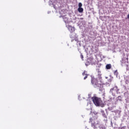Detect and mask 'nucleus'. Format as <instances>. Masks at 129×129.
Returning <instances> with one entry per match:
<instances>
[{"label": "nucleus", "instance_id": "1", "mask_svg": "<svg viewBox=\"0 0 129 129\" xmlns=\"http://www.w3.org/2000/svg\"><path fill=\"white\" fill-rule=\"evenodd\" d=\"M91 83L95 88L99 87L102 84L101 74H98V77L96 78H93L91 80Z\"/></svg>", "mask_w": 129, "mask_h": 129}, {"label": "nucleus", "instance_id": "2", "mask_svg": "<svg viewBox=\"0 0 129 129\" xmlns=\"http://www.w3.org/2000/svg\"><path fill=\"white\" fill-rule=\"evenodd\" d=\"M89 122L91 123L92 126H93L94 128H96L97 125L99 124V121L98 120V119H97V117L96 116H94L90 118V121Z\"/></svg>", "mask_w": 129, "mask_h": 129}, {"label": "nucleus", "instance_id": "3", "mask_svg": "<svg viewBox=\"0 0 129 129\" xmlns=\"http://www.w3.org/2000/svg\"><path fill=\"white\" fill-rule=\"evenodd\" d=\"M92 100L96 106H99L102 103L101 98H98L96 96H94L92 98Z\"/></svg>", "mask_w": 129, "mask_h": 129}, {"label": "nucleus", "instance_id": "4", "mask_svg": "<svg viewBox=\"0 0 129 129\" xmlns=\"http://www.w3.org/2000/svg\"><path fill=\"white\" fill-rule=\"evenodd\" d=\"M67 27L71 33H73V32H75V29L74 28V27L71 26V25H69L67 26Z\"/></svg>", "mask_w": 129, "mask_h": 129}, {"label": "nucleus", "instance_id": "5", "mask_svg": "<svg viewBox=\"0 0 129 129\" xmlns=\"http://www.w3.org/2000/svg\"><path fill=\"white\" fill-rule=\"evenodd\" d=\"M106 69L109 70V69H111V64H107L106 66Z\"/></svg>", "mask_w": 129, "mask_h": 129}, {"label": "nucleus", "instance_id": "6", "mask_svg": "<svg viewBox=\"0 0 129 129\" xmlns=\"http://www.w3.org/2000/svg\"><path fill=\"white\" fill-rule=\"evenodd\" d=\"M78 11L79 13H83V8H79L78 9Z\"/></svg>", "mask_w": 129, "mask_h": 129}, {"label": "nucleus", "instance_id": "7", "mask_svg": "<svg viewBox=\"0 0 129 129\" xmlns=\"http://www.w3.org/2000/svg\"><path fill=\"white\" fill-rule=\"evenodd\" d=\"M85 74H86V71H84V72L82 74L83 76H85Z\"/></svg>", "mask_w": 129, "mask_h": 129}, {"label": "nucleus", "instance_id": "8", "mask_svg": "<svg viewBox=\"0 0 129 129\" xmlns=\"http://www.w3.org/2000/svg\"><path fill=\"white\" fill-rule=\"evenodd\" d=\"M82 7V3H79V8H81Z\"/></svg>", "mask_w": 129, "mask_h": 129}, {"label": "nucleus", "instance_id": "9", "mask_svg": "<svg viewBox=\"0 0 129 129\" xmlns=\"http://www.w3.org/2000/svg\"><path fill=\"white\" fill-rule=\"evenodd\" d=\"M88 77V75L85 74V77L84 78V80H85V79H86Z\"/></svg>", "mask_w": 129, "mask_h": 129}, {"label": "nucleus", "instance_id": "10", "mask_svg": "<svg viewBox=\"0 0 129 129\" xmlns=\"http://www.w3.org/2000/svg\"><path fill=\"white\" fill-rule=\"evenodd\" d=\"M113 90H114V88H113L110 89V92H111L112 93V91H113Z\"/></svg>", "mask_w": 129, "mask_h": 129}, {"label": "nucleus", "instance_id": "11", "mask_svg": "<svg viewBox=\"0 0 129 129\" xmlns=\"http://www.w3.org/2000/svg\"><path fill=\"white\" fill-rule=\"evenodd\" d=\"M118 99L120 100V101H121V99H119V98H121V96H119L118 97Z\"/></svg>", "mask_w": 129, "mask_h": 129}, {"label": "nucleus", "instance_id": "12", "mask_svg": "<svg viewBox=\"0 0 129 129\" xmlns=\"http://www.w3.org/2000/svg\"><path fill=\"white\" fill-rule=\"evenodd\" d=\"M81 58L82 59H83V55H81Z\"/></svg>", "mask_w": 129, "mask_h": 129}, {"label": "nucleus", "instance_id": "13", "mask_svg": "<svg viewBox=\"0 0 129 129\" xmlns=\"http://www.w3.org/2000/svg\"><path fill=\"white\" fill-rule=\"evenodd\" d=\"M127 19H129V14L127 15Z\"/></svg>", "mask_w": 129, "mask_h": 129}, {"label": "nucleus", "instance_id": "14", "mask_svg": "<svg viewBox=\"0 0 129 129\" xmlns=\"http://www.w3.org/2000/svg\"><path fill=\"white\" fill-rule=\"evenodd\" d=\"M115 88H117V86H115Z\"/></svg>", "mask_w": 129, "mask_h": 129}]
</instances>
